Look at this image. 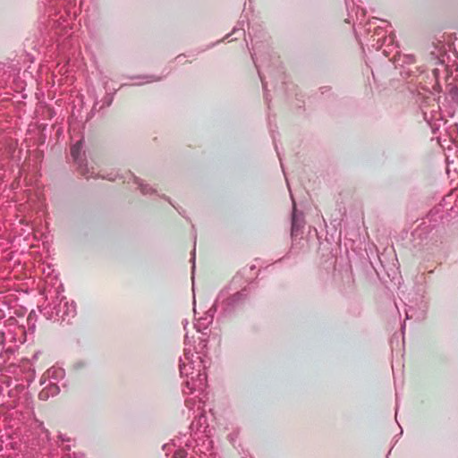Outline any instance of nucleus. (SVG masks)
Returning a JSON list of instances; mask_svg holds the SVG:
<instances>
[{"label": "nucleus", "instance_id": "nucleus-14", "mask_svg": "<svg viewBox=\"0 0 458 458\" xmlns=\"http://www.w3.org/2000/svg\"><path fill=\"white\" fill-rule=\"evenodd\" d=\"M191 260L194 263V260H195V250H193Z\"/></svg>", "mask_w": 458, "mask_h": 458}, {"label": "nucleus", "instance_id": "nucleus-13", "mask_svg": "<svg viewBox=\"0 0 458 458\" xmlns=\"http://www.w3.org/2000/svg\"><path fill=\"white\" fill-rule=\"evenodd\" d=\"M254 55H255V54H252V60L255 63L256 66L258 67L257 61H256V58Z\"/></svg>", "mask_w": 458, "mask_h": 458}, {"label": "nucleus", "instance_id": "nucleus-3", "mask_svg": "<svg viewBox=\"0 0 458 458\" xmlns=\"http://www.w3.org/2000/svg\"><path fill=\"white\" fill-rule=\"evenodd\" d=\"M247 294L244 292H237L226 299H222L223 293H221L216 301L215 306L224 311H229L238 303L245 300Z\"/></svg>", "mask_w": 458, "mask_h": 458}, {"label": "nucleus", "instance_id": "nucleus-6", "mask_svg": "<svg viewBox=\"0 0 458 458\" xmlns=\"http://www.w3.org/2000/svg\"><path fill=\"white\" fill-rule=\"evenodd\" d=\"M304 224L302 215H298L296 212L295 204H293V210L292 216V234H297L298 232L302 228Z\"/></svg>", "mask_w": 458, "mask_h": 458}, {"label": "nucleus", "instance_id": "nucleus-10", "mask_svg": "<svg viewBox=\"0 0 458 458\" xmlns=\"http://www.w3.org/2000/svg\"><path fill=\"white\" fill-rule=\"evenodd\" d=\"M186 455L187 454L183 449H177L174 452L171 458H185Z\"/></svg>", "mask_w": 458, "mask_h": 458}, {"label": "nucleus", "instance_id": "nucleus-2", "mask_svg": "<svg viewBox=\"0 0 458 458\" xmlns=\"http://www.w3.org/2000/svg\"><path fill=\"white\" fill-rule=\"evenodd\" d=\"M51 306L53 307L50 316L56 319L69 321L76 314V306L74 302H69L64 296L61 298L57 296L56 301H55Z\"/></svg>", "mask_w": 458, "mask_h": 458}, {"label": "nucleus", "instance_id": "nucleus-11", "mask_svg": "<svg viewBox=\"0 0 458 458\" xmlns=\"http://www.w3.org/2000/svg\"><path fill=\"white\" fill-rule=\"evenodd\" d=\"M196 403V400L194 397L192 398H187L185 400V406L189 409V410H193V407Z\"/></svg>", "mask_w": 458, "mask_h": 458}, {"label": "nucleus", "instance_id": "nucleus-18", "mask_svg": "<svg viewBox=\"0 0 458 458\" xmlns=\"http://www.w3.org/2000/svg\"><path fill=\"white\" fill-rule=\"evenodd\" d=\"M202 342H204V347L207 346L206 341L203 340Z\"/></svg>", "mask_w": 458, "mask_h": 458}, {"label": "nucleus", "instance_id": "nucleus-16", "mask_svg": "<svg viewBox=\"0 0 458 458\" xmlns=\"http://www.w3.org/2000/svg\"><path fill=\"white\" fill-rule=\"evenodd\" d=\"M102 177H103V178H107L109 181L114 180V178H112V177H106V176H102Z\"/></svg>", "mask_w": 458, "mask_h": 458}, {"label": "nucleus", "instance_id": "nucleus-12", "mask_svg": "<svg viewBox=\"0 0 458 458\" xmlns=\"http://www.w3.org/2000/svg\"><path fill=\"white\" fill-rule=\"evenodd\" d=\"M404 58L406 59L405 63L407 64H413L415 62V57L412 55H405Z\"/></svg>", "mask_w": 458, "mask_h": 458}, {"label": "nucleus", "instance_id": "nucleus-8", "mask_svg": "<svg viewBox=\"0 0 458 458\" xmlns=\"http://www.w3.org/2000/svg\"><path fill=\"white\" fill-rule=\"evenodd\" d=\"M450 96L452 100L458 105V87L454 86L451 89Z\"/></svg>", "mask_w": 458, "mask_h": 458}, {"label": "nucleus", "instance_id": "nucleus-4", "mask_svg": "<svg viewBox=\"0 0 458 458\" xmlns=\"http://www.w3.org/2000/svg\"><path fill=\"white\" fill-rule=\"evenodd\" d=\"M82 149V140L77 141L71 147V155L75 163L79 165L80 173L86 178L94 177V172H89L88 165L84 164V160L81 157V151Z\"/></svg>", "mask_w": 458, "mask_h": 458}, {"label": "nucleus", "instance_id": "nucleus-9", "mask_svg": "<svg viewBox=\"0 0 458 458\" xmlns=\"http://www.w3.org/2000/svg\"><path fill=\"white\" fill-rule=\"evenodd\" d=\"M136 183L139 184V187L143 194L149 193L152 191V189L148 185L142 184L139 179H136Z\"/></svg>", "mask_w": 458, "mask_h": 458}, {"label": "nucleus", "instance_id": "nucleus-17", "mask_svg": "<svg viewBox=\"0 0 458 458\" xmlns=\"http://www.w3.org/2000/svg\"><path fill=\"white\" fill-rule=\"evenodd\" d=\"M261 81H263V79ZM262 83H263V88L266 89V83L264 81H262Z\"/></svg>", "mask_w": 458, "mask_h": 458}, {"label": "nucleus", "instance_id": "nucleus-5", "mask_svg": "<svg viewBox=\"0 0 458 458\" xmlns=\"http://www.w3.org/2000/svg\"><path fill=\"white\" fill-rule=\"evenodd\" d=\"M211 450V440L207 438L203 441L201 446L199 445L195 446L192 450L193 454L191 455V458H208V452Z\"/></svg>", "mask_w": 458, "mask_h": 458}, {"label": "nucleus", "instance_id": "nucleus-1", "mask_svg": "<svg viewBox=\"0 0 458 458\" xmlns=\"http://www.w3.org/2000/svg\"><path fill=\"white\" fill-rule=\"evenodd\" d=\"M180 373L185 377L182 392L192 394L196 391L202 392L207 386L206 364L199 353L195 356L190 350L185 349L180 359Z\"/></svg>", "mask_w": 458, "mask_h": 458}, {"label": "nucleus", "instance_id": "nucleus-7", "mask_svg": "<svg viewBox=\"0 0 458 458\" xmlns=\"http://www.w3.org/2000/svg\"><path fill=\"white\" fill-rule=\"evenodd\" d=\"M57 392H58V387L55 385H51L47 388L42 390L39 393V398L42 400L47 399L49 396V394L54 395V394H57Z\"/></svg>", "mask_w": 458, "mask_h": 458}, {"label": "nucleus", "instance_id": "nucleus-15", "mask_svg": "<svg viewBox=\"0 0 458 458\" xmlns=\"http://www.w3.org/2000/svg\"><path fill=\"white\" fill-rule=\"evenodd\" d=\"M440 62L444 64L445 62V57L440 58Z\"/></svg>", "mask_w": 458, "mask_h": 458}]
</instances>
